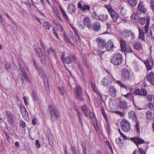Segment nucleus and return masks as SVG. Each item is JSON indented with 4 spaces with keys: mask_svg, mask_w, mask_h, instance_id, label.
I'll return each instance as SVG.
<instances>
[{
    "mask_svg": "<svg viewBox=\"0 0 154 154\" xmlns=\"http://www.w3.org/2000/svg\"><path fill=\"white\" fill-rule=\"evenodd\" d=\"M96 41L99 48L97 53L100 56H102L106 51V42L104 40L100 38H97Z\"/></svg>",
    "mask_w": 154,
    "mask_h": 154,
    "instance_id": "f257e3e1",
    "label": "nucleus"
},
{
    "mask_svg": "<svg viewBox=\"0 0 154 154\" xmlns=\"http://www.w3.org/2000/svg\"><path fill=\"white\" fill-rule=\"evenodd\" d=\"M121 75L122 80L124 81L131 82L133 79V76L130 72L126 68H123L121 72Z\"/></svg>",
    "mask_w": 154,
    "mask_h": 154,
    "instance_id": "f03ea898",
    "label": "nucleus"
},
{
    "mask_svg": "<svg viewBox=\"0 0 154 154\" xmlns=\"http://www.w3.org/2000/svg\"><path fill=\"white\" fill-rule=\"evenodd\" d=\"M123 59L122 54L120 53L115 54L110 59V62L114 65L117 66L122 63Z\"/></svg>",
    "mask_w": 154,
    "mask_h": 154,
    "instance_id": "7ed1b4c3",
    "label": "nucleus"
},
{
    "mask_svg": "<svg viewBox=\"0 0 154 154\" xmlns=\"http://www.w3.org/2000/svg\"><path fill=\"white\" fill-rule=\"evenodd\" d=\"M48 109L50 111L52 120L54 118L57 119L60 117V112L55 106H50L48 107Z\"/></svg>",
    "mask_w": 154,
    "mask_h": 154,
    "instance_id": "20e7f679",
    "label": "nucleus"
},
{
    "mask_svg": "<svg viewBox=\"0 0 154 154\" xmlns=\"http://www.w3.org/2000/svg\"><path fill=\"white\" fill-rule=\"evenodd\" d=\"M25 67V64L23 62L21 63H20L19 64V69L21 70V72L22 73V76H21L20 80L23 83L24 82L25 79H26L27 81L29 82V80L27 77V74L25 72L24 69Z\"/></svg>",
    "mask_w": 154,
    "mask_h": 154,
    "instance_id": "39448f33",
    "label": "nucleus"
},
{
    "mask_svg": "<svg viewBox=\"0 0 154 154\" xmlns=\"http://www.w3.org/2000/svg\"><path fill=\"white\" fill-rule=\"evenodd\" d=\"M149 20V18L148 17L141 18L140 19V22L142 25H144L146 21V24L144 26L145 33H148V32Z\"/></svg>",
    "mask_w": 154,
    "mask_h": 154,
    "instance_id": "423d86ee",
    "label": "nucleus"
},
{
    "mask_svg": "<svg viewBox=\"0 0 154 154\" xmlns=\"http://www.w3.org/2000/svg\"><path fill=\"white\" fill-rule=\"evenodd\" d=\"M121 127L122 130L125 132H128L131 129V125L127 120L124 119L121 122Z\"/></svg>",
    "mask_w": 154,
    "mask_h": 154,
    "instance_id": "0eeeda50",
    "label": "nucleus"
},
{
    "mask_svg": "<svg viewBox=\"0 0 154 154\" xmlns=\"http://www.w3.org/2000/svg\"><path fill=\"white\" fill-rule=\"evenodd\" d=\"M74 92L76 94L77 98L80 101H84L85 100L82 95V92L81 87L78 85L77 86L74 90Z\"/></svg>",
    "mask_w": 154,
    "mask_h": 154,
    "instance_id": "6e6552de",
    "label": "nucleus"
},
{
    "mask_svg": "<svg viewBox=\"0 0 154 154\" xmlns=\"http://www.w3.org/2000/svg\"><path fill=\"white\" fill-rule=\"evenodd\" d=\"M37 55L41 59V61L43 64L45 63L46 56L45 52L42 51V50L39 48L36 49Z\"/></svg>",
    "mask_w": 154,
    "mask_h": 154,
    "instance_id": "1a4fd4ad",
    "label": "nucleus"
},
{
    "mask_svg": "<svg viewBox=\"0 0 154 154\" xmlns=\"http://www.w3.org/2000/svg\"><path fill=\"white\" fill-rule=\"evenodd\" d=\"M113 78L111 76H106L102 80V83L104 85L110 84L113 80Z\"/></svg>",
    "mask_w": 154,
    "mask_h": 154,
    "instance_id": "9d476101",
    "label": "nucleus"
},
{
    "mask_svg": "<svg viewBox=\"0 0 154 154\" xmlns=\"http://www.w3.org/2000/svg\"><path fill=\"white\" fill-rule=\"evenodd\" d=\"M76 57L73 55H70L67 56L65 59V63L69 64L75 61Z\"/></svg>",
    "mask_w": 154,
    "mask_h": 154,
    "instance_id": "9b49d317",
    "label": "nucleus"
},
{
    "mask_svg": "<svg viewBox=\"0 0 154 154\" xmlns=\"http://www.w3.org/2000/svg\"><path fill=\"white\" fill-rule=\"evenodd\" d=\"M146 80L152 85H154V73L152 72L149 73L147 75Z\"/></svg>",
    "mask_w": 154,
    "mask_h": 154,
    "instance_id": "f8f14e48",
    "label": "nucleus"
},
{
    "mask_svg": "<svg viewBox=\"0 0 154 154\" xmlns=\"http://www.w3.org/2000/svg\"><path fill=\"white\" fill-rule=\"evenodd\" d=\"M83 23L84 25L90 29L91 28V21L90 18L88 17H85L82 20Z\"/></svg>",
    "mask_w": 154,
    "mask_h": 154,
    "instance_id": "ddd939ff",
    "label": "nucleus"
},
{
    "mask_svg": "<svg viewBox=\"0 0 154 154\" xmlns=\"http://www.w3.org/2000/svg\"><path fill=\"white\" fill-rule=\"evenodd\" d=\"M67 10L69 13L72 14L75 13L76 10V9L73 4H68L67 6Z\"/></svg>",
    "mask_w": 154,
    "mask_h": 154,
    "instance_id": "4468645a",
    "label": "nucleus"
},
{
    "mask_svg": "<svg viewBox=\"0 0 154 154\" xmlns=\"http://www.w3.org/2000/svg\"><path fill=\"white\" fill-rule=\"evenodd\" d=\"M114 47V45L113 42L111 41H109L106 42V51H110L112 50Z\"/></svg>",
    "mask_w": 154,
    "mask_h": 154,
    "instance_id": "2eb2a0df",
    "label": "nucleus"
},
{
    "mask_svg": "<svg viewBox=\"0 0 154 154\" xmlns=\"http://www.w3.org/2000/svg\"><path fill=\"white\" fill-rule=\"evenodd\" d=\"M130 139L131 140L135 143L137 144V145L138 144L143 143L145 142V141L137 137L131 138Z\"/></svg>",
    "mask_w": 154,
    "mask_h": 154,
    "instance_id": "dca6fc26",
    "label": "nucleus"
},
{
    "mask_svg": "<svg viewBox=\"0 0 154 154\" xmlns=\"http://www.w3.org/2000/svg\"><path fill=\"white\" fill-rule=\"evenodd\" d=\"M6 116L8 122L11 124H12L14 120V118L13 115L11 112H7L6 113Z\"/></svg>",
    "mask_w": 154,
    "mask_h": 154,
    "instance_id": "f3484780",
    "label": "nucleus"
},
{
    "mask_svg": "<svg viewBox=\"0 0 154 154\" xmlns=\"http://www.w3.org/2000/svg\"><path fill=\"white\" fill-rule=\"evenodd\" d=\"M138 10L142 12L145 13L146 11V9L145 8L143 2L140 1L137 6Z\"/></svg>",
    "mask_w": 154,
    "mask_h": 154,
    "instance_id": "a211bd4d",
    "label": "nucleus"
},
{
    "mask_svg": "<svg viewBox=\"0 0 154 154\" xmlns=\"http://www.w3.org/2000/svg\"><path fill=\"white\" fill-rule=\"evenodd\" d=\"M109 13L112 20L114 22H116L118 18V15L117 13L114 10L111 11Z\"/></svg>",
    "mask_w": 154,
    "mask_h": 154,
    "instance_id": "6ab92c4d",
    "label": "nucleus"
},
{
    "mask_svg": "<svg viewBox=\"0 0 154 154\" xmlns=\"http://www.w3.org/2000/svg\"><path fill=\"white\" fill-rule=\"evenodd\" d=\"M134 48L137 51L142 49V47L141 44L139 42H135L133 45Z\"/></svg>",
    "mask_w": 154,
    "mask_h": 154,
    "instance_id": "aec40b11",
    "label": "nucleus"
},
{
    "mask_svg": "<svg viewBox=\"0 0 154 154\" xmlns=\"http://www.w3.org/2000/svg\"><path fill=\"white\" fill-rule=\"evenodd\" d=\"M108 16L106 14L100 15L99 16L98 20L103 21H106L108 19Z\"/></svg>",
    "mask_w": 154,
    "mask_h": 154,
    "instance_id": "412c9836",
    "label": "nucleus"
},
{
    "mask_svg": "<svg viewBox=\"0 0 154 154\" xmlns=\"http://www.w3.org/2000/svg\"><path fill=\"white\" fill-rule=\"evenodd\" d=\"M109 91V93L113 96L115 97L116 94V88L113 86L110 87Z\"/></svg>",
    "mask_w": 154,
    "mask_h": 154,
    "instance_id": "4be33fe9",
    "label": "nucleus"
},
{
    "mask_svg": "<svg viewBox=\"0 0 154 154\" xmlns=\"http://www.w3.org/2000/svg\"><path fill=\"white\" fill-rule=\"evenodd\" d=\"M121 48L123 51L125 52L126 50V44L125 41L122 39L120 40Z\"/></svg>",
    "mask_w": 154,
    "mask_h": 154,
    "instance_id": "5701e85b",
    "label": "nucleus"
},
{
    "mask_svg": "<svg viewBox=\"0 0 154 154\" xmlns=\"http://www.w3.org/2000/svg\"><path fill=\"white\" fill-rule=\"evenodd\" d=\"M128 117L129 118L132 119L133 121L136 120V118L135 112L133 111H129L128 113Z\"/></svg>",
    "mask_w": 154,
    "mask_h": 154,
    "instance_id": "b1692460",
    "label": "nucleus"
},
{
    "mask_svg": "<svg viewBox=\"0 0 154 154\" xmlns=\"http://www.w3.org/2000/svg\"><path fill=\"white\" fill-rule=\"evenodd\" d=\"M77 115L78 117V122L82 126L83 123V117L82 114L79 111H77Z\"/></svg>",
    "mask_w": 154,
    "mask_h": 154,
    "instance_id": "393cba45",
    "label": "nucleus"
},
{
    "mask_svg": "<svg viewBox=\"0 0 154 154\" xmlns=\"http://www.w3.org/2000/svg\"><path fill=\"white\" fill-rule=\"evenodd\" d=\"M138 28L139 32V38L142 40H144L145 39L144 33L143 32V30L139 27Z\"/></svg>",
    "mask_w": 154,
    "mask_h": 154,
    "instance_id": "a878e982",
    "label": "nucleus"
},
{
    "mask_svg": "<svg viewBox=\"0 0 154 154\" xmlns=\"http://www.w3.org/2000/svg\"><path fill=\"white\" fill-rule=\"evenodd\" d=\"M127 3L131 7H134L137 4V2L136 0H127Z\"/></svg>",
    "mask_w": 154,
    "mask_h": 154,
    "instance_id": "bb28decb",
    "label": "nucleus"
},
{
    "mask_svg": "<svg viewBox=\"0 0 154 154\" xmlns=\"http://www.w3.org/2000/svg\"><path fill=\"white\" fill-rule=\"evenodd\" d=\"M81 109L84 113H85V116L87 117L88 116V114L90 112V110L87 108L86 105H84L82 106Z\"/></svg>",
    "mask_w": 154,
    "mask_h": 154,
    "instance_id": "cd10ccee",
    "label": "nucleus"
},
{
    "mask_svg": "<svg viewBox=\"0 0 154 154\" xmlns=\"http://www.w3.org/2000/svg\"><path fill=\"white\" fill-rule=\"evenodd\" d=\"M93 27L94 29L96 31L99 30L101 28L100 23L98 21L95 22L93 24Z\"/></svg>",
    "mask_w": 154,
    "mask_h": 154,
    "instance_id": "c85d7f7f",
    "label": "nucleus"
},
{
    "mask_svg": "<svg viewBox=\"0 0 154 154\" xmlns=\"http://www.w3.org/2000/svg\"><path fill=\"white\" fill-rule=\"evenodd\" d=\"M122 95L127 99H129L130 100H133L134 96L131 93H128L126 94H124L123 92H122Z\"/></svg>",
    "mask_w": 154,
    "mask_h": 154,
    "instance_id": "c756f323",
    "label": "nucleus"
},
{
    "mask_svg": "<svg viewBox=\"0 0 154 154\" xmlns=\"http://www.w3.org/2000/svg\"><path fill=\"white\" fill-rule=\"evenodd\" d=\"M152 113L150 111H147L146 113V117L148 120H150L153 119Z\"/></svg>",
    "mask_w": 154,
    "mask_h": 154,
    "instance_id": "7c9ffc66",
    "label": "nucleus"
},
{
    "mask_svg": "<svg viewBox=\"0 0 154 154\" xmlns=\"http://www.w3.org/2000/svg\"><path fill=\"white\" fill-rule=\"evenodd\" d=\"M94 102L96 107H99L101 106V102L99 98L95 97L94 98Z\"/></svg>",
    "mask_w": 154,
    "mask_h": 154,
    "instance_id": "2f4dec72",
    "label": "nucleus"
},
{
    "mask_svg": "<svg viewBox=\"0 0 154 154\" xmlns=\"http://www.w3.org/2000/svg\"><path fill=\"white\" fill-rule=\"evenodd\" d=\"M54 23L56 25V28L57 29L61 32L63 31V29L61 25L57 23L56 21L54 22Z\"/></svg>",
    "mask_w": 154,
    "mask_h": 154,
    "instance_id": "473e14b6",
    "label": "nucleus"
},
{
    "mask_svg": "<svg viewBox=\"0 0 154 154\" xmlns=\"http://www.w3.org/2000/svg\"><path fill=\"white\" fill-rule=\"evenodd\" d=\"M119 105L121 108L125 109L127 108V103L125 101H121L120 102Z\"/></svg>",
    "mask_w": 154,
    "mask_h": 154,
    "instance_id": "72a5a7b5",
    "label": "nucleus"
},
{
    "mask_svg": "<svg viewBox=\"0 0 154 154\" xmlns=\"http://www.w3.org/2000/svg\"><path fill=\"white\" fill-rule=\"evenodd\" d=\"M21 113L24 118H26L28 116V112L25 108H23L21 109Z\"/></svg>",
    "mask_w": 154,
    "mask_h": 154,
    "instance_id": "f704fd0d",
    "label": "nucleus"
},
{
    "mask_svg": "<svg viewBox=\"0 0 154 154\" xmlns=\"http://www.w3.org/2000/svg\"><path fill=\"white\" fill-rule=\"evenodd\" d=\"M147 100L149 102L154 103V95H148L146 96Z\"/></svg>",
    "mask_w": 154,
    "mask_h": 154,
    "instance_id": "c9c22d12",
    "label": "nucleus"
},
{
    "mask_svg": "<svg viewBox=\"0 0 154 154\" xmlns=\"http://www.w3.org/2000/svg\"><path fill=\"white\" fill-rule=\"evenodd\" d=\"M43 26L44 27L47 29H49L50 27L51 26V24L49 22L47 21L44 22L43 23Z\"/></svg>",
    "mask_w": 154,
    "mask_h": 154,
    "instance_id": "e433bc0d",
    "label": "nucleus"
},
{
    "mask_svg": "<svg viewBox=\"0 0 154 154\" xmlns=\"http://www.w3.org/2000/svg\"><path fill=\"white\" fill-rule=\"evenodd\" d=\"M58 88L59 93L61 94L64 95L65 94V90H64L63 87H59Z\"/></svg>",
    "mask_w": 154,
    "mask_h": 154,
    "instance_id": "4c0bfd02",
    "label": "nucleus"
},
{
    "mask_svg": "<svg viewBox=\"0 0 154 154\" xmlns=\"http://www.w3.org/2000/svg\"><path fill=\"white\" fill-rule=\"evenodd\" d=\"M91 8V7L88 5H87L84 4L81 11H82L84 12L86 11V10L89 11Z\"/></svg>",
    "mask_w": 154,
    "mask_h": 154,
    "instance_id": "58836bf2",
    "label": "nucleus"
},
{
    "mask_svg": "<svg viewBox=\"0 0 154 154\" xmlns=\"http://www.w3.org/2000/svg\"><path fill=\"white\" fill-rule=\"evenodd\" d=\"M150 32L151 37L154 39V24L150 27Z\"/></svg>",
    "mask_w": 154,
    "mask_h": 154,
    "instance_id": "ea45409f",
    "label": "nucleus"
},
{
    "mask_svg": "<svg viewBox=\"0 0 154 154\" xmlns=\"http://www.w3.org/2000/svg\"><path fill=\"white\" fill-rule=\"evenodd\" d=\"M117 83L122 88H124L126 91L128 90V88L126 86L124 85L120 81H117Z\"/></svg>",
    "mask_w": 154,
    "mask_h": 154,
    "instance_id": "a19ab883",
    "label": "nucleus"
},
{
    "mask_svg": "<svg viewBox=\"0 0 154 154\" xmlns=\"http://www.w3.org/2000/svg\"><path fill=\"white\" fill-rule=\"evenodd\" d=\"M32 96L33 100L37 101L38 100V97L37 95V93L35 91H33L32 93Z\"/></svg>",
    "mask_w": 154,
    "mask_h": 154,
    "instance_id": "79ce46f5",
    "label": "nucleus"
},
{
    "mask_svg": "<svg viewBox=\"0 0 154 154\" xmlns=\"http://www.w3.org/2000/svg\"><path fill=\"white\" fill-rule=\"evenodd\" d=\"M125 51H126L127 52H129L131 53H132L135 55H136V54H135L134 52L132 50L131 47L130 46H128L127 48H126V50H125Z\"/></svg>",
    "mask_w": 154,
    "mask_h": 154,
    "instance_id": "37998d69",
    "label": "nucleus"
},
{
    "mask_svg": "<svg viewBox=\"0 0 154 154\" xmlns=\"http://www.w3.org/2000/svg\"><path fill=\"white\" fill-rule=\"evenodd\" d=\"M124 32L127 33L128 34V36H131L132 37V38H135V35L131 31H125Z\"/></svg>",
    "mask_w": 154,
    "mask_h": 154,
    "instance_id": "c03bdc74",
    "label": "nucleus"
},
{
    "mask_svg": "<svg viewBox=\"0 0 154 154\" xmlns=\"http://www.w3.org/2000/svg\"><path fill=\"white\" fill-rule=\"evenodd\" d=\"M136 122V126H135V128L136 130L138 133H139L140 132V126H139V122L138 121H137V120H135Z\"/></svg>",
    "mask_w": 154,
    "mask_h": 154,
    "instance_id": "a18cd8bd",
    "label": "nucleus"
},
{
    "mask_svg": "<svg viewBox=\"0 0 154 154\" xmlns=\"http://www.w3.org/2000/svg\"><path fill=\"white\" fill-rule=\"evenodd\" d=\"M83 2L82 1H80L77 4L78 8L79 9L81 10L82 9L83 7Z\"/></svg>",
    "mask_w": 154,
    "mask_h": 154,
    "instance_id": "49530a36",
    "label": "nucleus"
},
{
    "mask_svg": "<svg viewBox=\"0 0 154 154\" xmlns=\"http://www.w3.org/2000/svg\"><path fill=\"white\" fill-rule=\"evenodd\" d=\"M144 63L148 70H150L151 69V66L148 61H145Z\"/></svg>",
    "mask_w": 154,
    "mask_h": 154,
    "instance_id": "de8ad7c7",
    "label": "nucleus"
},
{
    "mask_svg": "<svg viewBox=\"0 0 154 154\" xmlns=\"http://www.w3.org/2000/svg\"><path fill=\"white\" fill-rule=\"evenodd\" d=\"M60 11L63 16L65 17L67 19L69 20V18L68 17L67 14L65 13L64 10L61 8H60Z\"/></svg>",
    "mask_w": 154,
    "mask_h": 154,
    "instance_id": "09e8293b",
    "label": "nucleus"
},
{
    "mask_svg": "<svg viewBox=\"0 0 154 154\" xmlns=\"http://www.w3.org/2000/svg\"><path fill=\"white\" fill-rule=\"evenodd\" d=\"M99 15H97L96 13L95 12L91 14L92 17L95 20H98Z\"/></svg>",
    "mask_w": 154,
    "mask_h": 154,
    "instance_id": "8fccbe9b",
    "label": "nucleus"
},
{
    "mask_svg": "<svg viewBox=\"0 0 154 154\" xmlns=\"http://www.w3.org/2000/svg\"><path fill=\"white\" fill-rule=\"evenodd\" d=\"M75 37H73V39L74 42L76 44H77L79 42V36L78 38V36H77V35L76 34V35L75 36Z\"/></svg>",
    "mask_w": 154,
    "mask_h": 154,
    "instance_id": "3c124183",
    "label": "nucleus"
},
{
    "mask_svg": "<svg viewBox=\"0 0 154 154\" xmlns=\"http://www.w3.org/2000/svg\"><path fill=\"white\" fill-rule=\"evenodd\" d=\"M70 149L71 150L73 154H78L76 151V149L75 146H71Z\"/></svg>",
    "mask_w": 154,
    "mask_h": 154,
    "instance_id": "603ef678",
    "label": "nucleus"
},
{
    "mask_svg": "<svg viewBox=\"0 0 154 154\" xmlns=\"http://www.w3.org/2000/svg\"><path fill=\"white\" fill-rule=\"evenodd\" d=\"M105 7L108 10L109 13H110L111 11V12L114 11V10L112 9L111 6L110 5H105Z\"/></svg>",
    "mask_w": 154,
    "mask_h": 154,
    "instance_id": "864d4df0",
    "label": "nucleus"
},
{
    "mask_svg": "<svg viewBox=\"0 0 154 154\" xmlns=\"http://www.w3.org/2000/svg\"><path fill=\"white\" fill-rule=\"evenodd\" d=\"M141 95L143 96H145L146 94V91L144 88H141Z\"/></svg>",
    "mask_w": 154,
    "mask_h": 154,
    "instance_id": "5fc2aeb1",
    "label": "nucleus"
},
{
    "mask_svg": "<svg viewBox=\"0 0 154 154\" xmlns=\"http://www.w3.org/2000/svg\"><path fill=\"white\" fill-rule=\"evenodd\" d=\"M140 91L141 89H137L135 91L134 93L135 94L141 95V94Z\"/></svg>",
    "mask_w": 154,
    "mask_h": 154,
    "instance_id": "6e6d98bb",
    "label": "nucleus"
},
{
    "mask_svg": "<svg viewBox=\"0 0 154 154\" xmlns=\"http://www.w3.org/2000/svg\"><path fill=\"white\" fill-rule=\"evenodd\" d=\"M88 117L90 116V118L91 119H93L94 117V114L92 112H91L90 111L88 114Z\"/></svg>",
    "mask_w": 154,
    "mask_h": 154,
    "instance_id": "4d7b16f0",
    "label": "nucleus"
},
{
    "mask_svg": "<svg viewBox=\"0 0 154 154\" xmlns=\"http://www.w3.org/2000/svg\"><path fill=\"white\" fill-rule=\"evenodd\" d=\"M150 4L151 8L154 13V1L152 0H151Z\"/></svg>",
    "mask_w": 154,
    "mask_h": 154,
    "instance_id": "13d9d810",
    "label": "nucleus"
},
{
    "mask_svg": "<svg viewBox=\"0 0 154 154\" xmlns=\"http://www.w3.org/2000/svg\"><path fill=\"white\" fill-rule=\"evenodd\" d=\"M23 99L24 100V102L26 105H28L29 103L28 101V98L26 97H24Z\"/></svg>",
    "mask_w": 154,
    "mask_h": 154,
    "instance_id": "bf43d9fd",
    "label": "nucleus"
},
{
    "mask_svg": "<svg viewBox=\"0 0 154 154\" xmlns=\"http://www.w3.org/2000/svg\"><path fill=\"white\" fill-rule=\"evenodd\" d=\"M78 67L79 68V69H80L82 74H84V71L82 69V67L80 65V64L79 63H78Z\"/></svg>",
    "mask_w": 154,
    "mask_h": 154,
    "instance_id": "052dcab7",
    "label": "nucleus"
},
{
    "mask_svg": "<svg viewBox=\"0 0 154 154\" xmlns=\"http://www.w3.org/2000/svg\"><path fill=\"white\" fill-rule=\"evenodd\" d=\"M35 145L36 147L38 148L40 147L41 145L38 140H36L35 141Z\"/></svg>",
    "mask_w": 154,
    "mask_h": 154,
    "instance_id": "680f3d73",
    "label": "nucleus"
},
{
    "mask_svg": "<svg viewBox=\"0 0 154 154\" xmlns=\"http://www.w3.org/2000/svg\"><path fill=\"white\" fill-rule=\"evenodd\" d=\"M139 149V153L140 154H146V153L143 150V149L141 148H139L138 147Z\"/></svg>",
    "mask_w": 154,
    "mask_h": 154,
    "instance_id": "e2e57ef3",
    "label": "nucleus"
},
{
    "mask_svg": "<svg viewBox=\"0 0 154 154\" xmlns=\"http://www.w3.org/2000/svg\"><path fill=\"white\" fill-rule=\"evenodd\" d=\"M115 112L116 113L119 115L121 116H123L124 115V114L123 112H120L119 111H115Z\"/></svg>",
    "mask_w": 154,
    "mask_h": 154,
    "instance_id": "0e129e2a",
    "label": "nucleus"
},
{
    "mask_svg": "<svg viewBox=\"0 0 154 154\" xmlns=\"http://www.w3.org/2000/svg\"><path fill=\"white\" fill-rule=\"evenodd\" d=\"M91 87L93 88V90L95 92H96V86L95 84L91 83Z\"/></svg>",
    "mask_w": 154,
    "mask_h": 154,
    "instance_id": "69168bd1",
    "label": "nucleus"
},
{
    "mask_svg": "<svg viewBox=\"0 0 154 154\" xmlns=\"http://www.w3.org/2000/svg\"><path fill=\"white\" fill-rule=\"evenodd\" d=\"M53 33L55 35L57 39H59V36L58 35L55 29L54 28H53Z\"/></svg>",
    "mask_w": 154,
    "mask_h": 154,
    "instance_id": "338daca9",
    "label": "nucleus"
},
{
    "mask_svg": "<svg viewBox=\"0 0 154 154\" xmlns=\"http://www.w3.org/2000/svg\"><path fill=\"white\" fill-rule=\"evenodd\" d=\"M121 140L120 138H119L116 139V142L117 144L119 146L121 143Z\"/></svg>",
    "mask_w": 154,
    "mask_h": 154,
    "instance_id": "774afa93",
    "label": "nucleus"
}]
</instances>
